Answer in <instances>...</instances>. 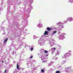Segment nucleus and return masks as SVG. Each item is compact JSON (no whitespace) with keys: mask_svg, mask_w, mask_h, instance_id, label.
Listing matches in <instances>:
<instances>
[{"mask_svg":"<svg viewBox=\"0 0 73 73\" xmlns=\"http://www.w3.org/2000/svg\"><path fill=\"white\" fill-rule=\"evenodd\" d=\"M44 51H45V52H44L45 53H48V51H47L46 50H45Z\"/></svg>","mask_w":73,"mask_h":73,"instance_id":"nucleus-11","label":"nucleus"},{"mask_svg":"<svg viewBox=\"0 0 73 73\" xmlns=\"http://www.w3.org/2000/svg\"><path fill=\"white\" fill-rule=\"evenodd\" d=\"M47 29L48 30V31H50L51 30L50 28L48 27H47Z\"/></svg>","mask_w":73,"mask_h":73,"instance_id":"nucleus-5","label":"nucleus"},{"mask_svg":"<svg viewBox=\"0 0 73 73\" xmlns=\"http://www.w3.org/2000/svg\"><path fill=\"white\" fill-rule=\"evenodd\" d=\"M46 57H47V56H48V55H46Z\"/></svg>","mask_w":73,"mask_h":73,"instance_id":"nucleus-18","label":"nucleus"},{"mask_svg":"<svg viewBox=\"0 0 73 73\" xmlns=\"http://www.w3.org/2000/svg\"><path fill=\"white\" fill-rule=\"evenodd\" d=\"M44 35H48V31H45L44 34Z\"/></svg>","mask_w":73,"mask_h":73,"instance_id":"nucleus-3","label":"nucleus"},{"mask_svg":"<svg viewBox=\"0 0 73 73\" xmlns=\"http://www.w3.org/2000/svg\"><path fill=\"white\" fill-rule=\"evenodd\" d=\"M33 50V47H31V51H32V50Z\"/></svg>","mask_w":73,"mask_h":73,"instance_id":"nucleus-9","label":"nucleus"},{"mask_svg":"<svg viewBox=\"0 0 73 73\" xmlns=\"http://www.w3.org/2000/svg\"><path fill=\"white\" fill-rule=\"evenodd\" d=\"M17 68L18 69H20V68H19V65L18 63H17Z\"/></svg>","mask_w":73,"mask_h":73,"instance_id":"nucleus-2","label":"nucleus"},{"mask_svg":"<svg viewBox=\"0 0 73 73\" xmlns=\"http://www.w3.org/2000/svg\"><path fill=\"white\" fill-rule=\"evenodd\" d=\"M60 54V52H57L56 53V56H57V55H58V54Z\"/></svg>","mask_w":73,"mask_h":73,"instance_id":"nucleus-8","label":"nucleus"},{"mask_svg":"<svg viewBox=\"0 0 73 73\" xmlns=\"http://www.w3.org/2000/svg\"><path fill=\"white\" fill-rule=\"evenodd\" d=\"M6 72H7V70H5V71L4 72V73H6Z\"/></svg>","mask_w":73,"mask_h":73,"instance_id":"nucleus-13","label":"nucleus"},{"mask_svg":"<svg viewBox=\"0 0 73 73\" xmlns=\"http://www.w3.org/2000/svg\"><path fill=\"white\" fill-rule=\"evenodd\" d=\"M2 62H4V60H2Z\"/></svg>","mask_w":73,"mask_h":73,"instance_id":"nucleus-17","label":"nucleus"},{"mask_svg":"<svg viewBox=\"0 0 73 73\" xmlns=\"http://www.w3.org/2000/svg\"><path fill=\"white\" fill-rule=\"evenodd\" d=\"M55 49H56V48H54V50H55Z\"/></svg>","mask_w":73,"mask_h":73,"instance_id":"nucleus-15","label":"nucleus"},{"mask_svg":"<svg viewBox=\"0 0 73 73\" xmlns=\"http://www.w3.org/2000/svg\"><path fill=\"white\" fill-rule=\"evenodd\" d=\"M45 60H43V61H42V62H45Z\"/></svg>","mask_w":73,"mask_h":73,"instance_id":"nucleus-16","label":"nucleus"},{"mask_svg":"<svg viewBox=\"0 0 73 73\" xmlns=\"http://www.w3.org/2000/svg\"><path fill=\"white\" fill-rule=\"evenodd\" d=\"M7 40H8V38H7L3 42H5L6 41H7Z\"/></svg>","mask_w":73,"mask_h":73,"instance_id":"nucleus-7","label":"nucleus"},{"mask_svg":"<svg viewBox=\"0 0 73 73\" xmlns=\"http://www.w3.org/2000/svg\"><path fill=\"white\" fill-rule=\"evenodd\" d=\"M70 2L71 1H70Z\"/></svg>","mask_w":73,"mask_h":73,"instance_id":"nucleus-20","label":"nucleus"},{"mask_svg":"<svg viewBox=\"0 0 73 73\" xmlns=\"http://www.w3.org/2000/svg\"><path fill=\"white\" fill-rule=\"evenodd\" d=\"M41 72H44V70L43 69H42L41 70Z\"/></svg>","mask_w":73,"mask_h":73,"instance_id":"nucleus-10","label":"nucleus"},{"mask_svg":"<svg viewBox=\"0 0 73 73\" xmlns=\"http://www.w3.org/2000/svg\"><path fill=\"white\" fill-rule=\"evenodd\" d=\"M68 19L69 20V21H72L73 20V19H72V18L71 17L69 18H68Z\"/></svg>","mask_w":73,"mask_h":73,"instance_id":"nucleus-4","label":"nucleus"},{"mask_svg":"<svg viewBox=\"0 0 73 73\" xmlns=\"http://www.w3.org/2000/svg\"><path fill=\"white\" fill-rule=\"evenodd\" d=\"M14 52V51H13V53Z\"/></svg>","mask_w":73,"mask_h":73,"instance_id":"nucleus-19","label":"nucleus"},{"mask_svg":"<svg viewBox=\"0 0 73 73\" xmlns=\"http://www.w3.org/2000/svg\"><path fill=\"white\" fill-rule=\"evenodd\" d=\"M73 3V1H72L70 2V3H71V4H72V3Z\"/></svg>","mask_w":73,"mask_h":73,"instance_id":"nucleus-12","label":"nucleus"},{"mask_svg":"<svg viewBox=\"0 0 73 73\" xmlns=\"http://www.w3.org/2000/svg\"><path fill=\"white\" fill-rule=\"evenodd\" d=\"M31 58H33V56H32L31 57H30Z\"/></svg>","mask_w":73,"mask_h":73,"instance_id":"nucleus-14","label":"nucleus"},{"mask_svg":"<svg viewBox=\"0 0 73 73\" xmlns=\"http://www.w3.org/2000/svg\"><path fill=\"white\" fill-rule=\"evenodd\" d=\"M69 55H71V54L70 53H66V54H65V56H69Z\"/></svg>","mask_w":73,"mask_h":73,"instance_id":"nucleus-1","label":"nucleus"},{"mask_svg":"<svg viewBox=\"0 0 73 73\" xmlns=\"http://www.w3.org/2000/svg\"><path fill=\"white\" fill-rule=\"evenodd\" d=\"M57 32V31H53V33H52V35H53L55 34V33H56Z\"/></svg>","mask_w":73,"mask_h":73,"instance_id":"nucleus-6","label":"nucleus"}]
</instances>
